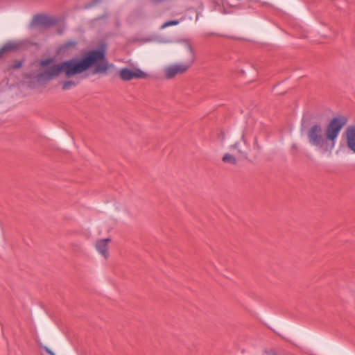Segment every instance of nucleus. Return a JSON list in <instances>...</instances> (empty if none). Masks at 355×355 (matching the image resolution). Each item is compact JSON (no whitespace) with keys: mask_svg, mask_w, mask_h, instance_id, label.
Listing matches in <instances>:
<instances>
[{"mask_svg":"<svg viewBox=\"0 0 355 355\" xmlns=\"http://www.w3.org/2000/svg\"><path fill=\"white\" fill-rule=\"evenodd\" d=\"M347 123L345 116L334 117L325 129L320 124L312 125L306 132L309 144L321 154L331 153L336 146V139Z\"/></svg>","mask_w":355,"mask_h":355,"instance_id":"1","label":"nucleus"},{"mask_svg":"<svg viewBox=\"0 0 355 355\" xmlns=\"http://www.w3.org/2000/svg\"><path fill=\"white\" fill-rule=\"evenodd\" d=\"M105 46L101 49L88 51L81 59L73 58L64 62V73L70 78L79 74L93 65H96L94 73L105 72L108 69V64L105 60Z\"/></svg>","mask_w":355,"mask_h":355,"instance_id":"2","label":"nucleus"},{"mask_svg":"<svg viewBox=\"0 0 355 355\" xmlns=\"http://www.w3.org/2000/svg\"><path fill=\"white\" fill-rule=\"evenodd\" d=\"M105 46L101 49L88 51L81 59L73 58L64 62V73L70 78L79 74L93 65H96L94 73L105 72L108 69V64L105 60Z\"/></svg>","mask_w":355,"mask_h":355,"instance_id":"3","label":"nucleus"},{"mask_svg":"<svg viewBox=\"0 0 355 355\" xmlns=\"http://www.w3.org/2000/svg\"><path fill=\"white\" fill-rule=\"evenodd\" d=\"M187 49L189 53V58L187 62L175 63L164 67V73L166 79H171L178 74L184 73L191 67L195 60L194 52L190 44L187 45Z\"/></svg>","mask_w":355,"mask_h":355,"instance_id":"4","label":"nucleus"},{"mask_svg":"<svg viewBox=\"0 0 355 355\" xmlns=\"http://www.w3.org/2000/svg\"><path fill=\"white\" fill-rule=\"evenodd\" d=\"M37 343L40 347V355H56L58 341L51 335H45L42 338H37Z\"/></svg>","mask_w":355,"mask_h":355,"instance_id":"5","label":"nucleus"},{"mask_svg":"<svg viewBox=\"0 0 355 355\" xmlns=\"http://www.w3.org/2000/svg\"><path fill=\"white\" fill-rule=\"evenodd\" d=\"M57 23V19L53 17H49L45 15L38 14L35 15L30 23L29 27L31 28L41 26L44 28L55 26Z\"/></svg>","mask_w":355,"mask_h":355,"instance_id":"6","label":"nucleus"},{"mask_svg":"<svg viewBox=\"0 0 355 355\" xmlns=\"http://www.w3.org/2000/svg\"><path fill=\"white\" fill-rule=\"evenodd\" d=\"M119 76L121 80L128 81L134 78H146L148 75L146 72L139 68L130 69L125 67L120 69Z\"/></svg>","mask_w":355,"mask_h":355,"instance_id":"7","label":"nucleus"},{"mask_svg":"<svg viewBox=\"0 0 355 355\" xmlns=\"http://www.w3.org/2000/svg\"><path fill=\"white\" fill-rule=\"evenodd\" d=\"M62 72L64 73V62L60 64H54L49 69L46 70L44 73H41L40 78H46L51 80L55 77L58 76Z\"/></svg>","mask_w":355,"mask_h":355,"instance_id":"8","label":"nucleus"},{"mask_svg":"<svg viewBox=\"0 0 355 355\" xmlns=\"http://www.w3.org/2000/svg\"><path fill=\"white\" fill-rule=\"evenodd\" d=\"M241 141L243 144L247 146L246 148H243L240 142H236L234 144L230 146V149L232 152L236 150L237 153L235 155H238L239 158L247 159L249 145L247 144L243 135L241 137Z\"/></svg>","mask_w":355,"mask_h":355,"instance_id":"9","label":"nucleus"},{"mask_svg":"<svg viewBox=\"0 0 355 355\" xmlns=\"http://www.w3.org/2000/svg\"><path fill=\"white\" fill-rule=\"evenodd\" d=\"M110 241V239H100L95 244L96 250L105 259H107L110 255L108 251V243Z\"/></svg>","mask_w":355,"mask_h":355,"instance_id":"10","label":"nucleus"},{"mask_svg":"<svg viewBox=\"0 0 355 355\" xmlns=\"http://www.w3.org/2000/svg\"><path fill=\"white\" fill-rule=\"evenodd\" d=\"M346 139L348 148L355 153V125H351L346 130Z\"/></svg>","mask_w":355,"mask_h":355,"instance_id":"11","label":"nucleus"},{"mask_svg":"<svg viewBox=\"0 0 355 355\" xmlns=\"http://www.w3.org/2000/svg\"><path fill=\"white\" fill-rule=\"evenodd\" d=\"M18 49V44L15 42H10L3 45L0 49V57L6 52L14 51Z\"/></svg>","mask_w":355,"mask_h":355,"instance_id":"12","label":"nucleus"},{"mask_svg":"<svg viewBox=\"0 0 355 355\" xmlns=\"http://www.w3.org/2000/svg\"><path fill=\"white\" fill-rule=\"evenodd\" d=\"M222 160L223 162L230 164L232 165H236L237 164V159H236L235 155H232L231 153H225L223 155Z\"/></svg>","mask_w":355,"mask_h":355,"instance_id":"13","label":"nucleus"},{"mask_svg":"<svg viewBox=\"0 0 355 355\" xmlns=\"http://www.w3.org/2000/svg\"><path fill=\"white\" fill-rule=\"evenodd\" d=\"M76 83L73 80H67L63 83L62 88L63 90H68L71 89L72 87L75 86Z\"/></svg>","mask_w":355,"mask_h":355,"instance_id":"14","label":"nucleus"},{"mask_svg":"<svg viewBox=\"0 0 355 355\" xmlns=\"http://www.w3.org/2000/svg\"><path fill=\"white\" fill-rule=\"evenodd\" d=\"M101 2V0H92L90 2H89L88 3H87L85 5V8L87 9L91 8L93 6L100 3Z\"/></svg>","mask_w":355,"mask_h":355,"instance_id":"15","label":"nucleus"},{"mask_svg":"<svg viewBox=\"0 0 355 355\" xmlns=\"http://www.w3.org/2000/svg\"><path fill=\"white\" fill-rule=\"evenodd\" d=\"M178 23H179V21H175V20L168 21L162 26V28H165V27H167L169 26H173V25H177Z\"/></svg>","mask_w":355,"mask_h":355,"instance_id":"16","label":"nucleus"},{"mask_svg":"<svg viewBox=\"0 0 355 355\" xmlns=\"http://www.w3.org/2000/svg\"><path fill=\"white\" fill-rule=\"evenodd\" d=\"M53 61V60L51 59V58H47V59H45V60H42L40 61V65L41 66H46V65H49L51 63H52Z\"/></svg>","mask_w":355,"mask_h":355,"instance_id":"17","label":"nucleus"},{"mask_svg":"<svg viewBox=\"0 0 355 355\" xmlns=\"http://www.w3.org/2000/svg\"><path fill=\"white\" fill-rule=\"evenodd\" d=\"M76 42L75 41H70V42H68L67 43L64 44V48L65 49H69L70 48L71 46H75L76 45Z\"/></svg>","mask_w":355,"mask_h":355,"instance_id":"18","label":"nucleus"},{"mask_svg":"<svg viewBox=\"0 0 355 355\" xmlns=\"http://www.w3.org/2000/svg\"><path fill=\"white\" fill-rule=\"evenodd\" d=\"M109 17V13L108 12H105V14H103V15L97 17L95 19L96 21H98V20H101V19H107Z\"/></svg>","mask_w":355,"mask_h":355,"instance_id":"19","label":"nucleus"},{"mask_svg":"<svg viewBox=\"0 0 355 355\" xmlns=\"http://www.w3.org/2000/svg\"><path fill=\"white\" fill-rule=\"evenodd\" d=\"M264 353L267 355H276L275 352L273 350H268L266 349Z\"/></svg>","mask_w":355,"mask_h":355,"instance_id":"20","label":"nucleus"},{"mask_svg":"<svg viewBox=\"0 0 355 355\" xmlns=\"http://www.w3.org/2000/svg\"><path fill=\"white\" fill-rule=\"evenodd\" d=\"M21 63H19V64H17L15 67L16 68H17V67H21Z\"/></svg>","mask_w":355,"mask_h":355,"instance_id":"21","label":"nucleus"},{"mask_svg":"<svg viewBox=\"0 0 355 355\" xmlns=\"http://www.w3.org/2000/svg\"><path fill=\"white\" fill-rule=\"evenodd\" d=\"M116 26H118V27H119V21H116Z\"/></svg>","mask_w":355,"mask_h":355,"instance_id":"22","label":"nucleus"}]
</instances>
